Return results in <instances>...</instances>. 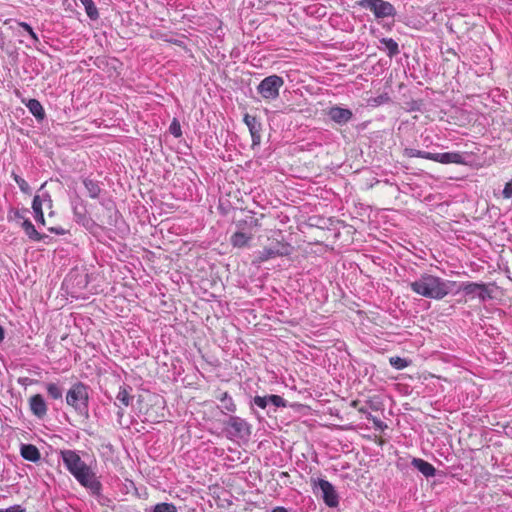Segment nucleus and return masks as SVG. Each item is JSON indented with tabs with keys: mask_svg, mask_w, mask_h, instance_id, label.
Listing matches in <instances>:
<instances>
[{
	"mask_svg": "<svg viewBox=\"0 0 512 512\" xmlns=\"http://www.w3.org/2000/svg\"><path fill=\"white\" fill-rule=\"evenodd\" d=\"M60 456L69 473L81 486L89 491L90 495L95 497L101 505H104L107 498L102 494V483L92 468L81 459L79 451L62 450Z\"/></svg>",
	"mask_w": 512,
	"mask_h": 512,
	"instance_id": "obj_1",
	"label": "nucleus"
},
{
	"mask_svg": "<svg viewBox=\"0 0 512 512\" xmlns=\"http://www.w3.org/2000/svg\"><path fill=\"white\" fill-rule=\"evenodd\" d=\"M450 281L438 276L423 273L413 281H407V286L417 295L434 300H441L450 292Z\"/></svg>",
	"mask_w": 512,
	"mask_h": 512,
	"instance_id": "obj_2",
	"label": "nucleus"
},
{
	"mask_svg": "<svg viewBox=\"0 0 512 512\" xmlns=\"http://www.w3.org/2000/svg\"><path fill=\"white\" fill-rule=\"evenodd\" d=\"M89 386L83 382L74 383L66 393V403L81 416H88Z\"/></svg>",
	"mask_w": 512,
	"mask_h": 512,
	"instance_id": "obj_3",
	"label": "nucleus"
},
{
	"mask_svg": "<svg viewBox=\"0 0 512 512\" xmlns=\"http://www.w3.org/2000/svg\"><path fill=\"white\" fill-rule=\"evenodd\" d=\"M223 425L226 437L230 440H247L251 436V424L239 416L230 415Z\"/></svg>",
	"mask_w": 512,
	"mask_h": 512,
	"instance_id": "obj_4",
	"label": "nucleus"
},
{
	"mask_svg": "<svg viewBox=\"0 0 512 512\" xmlns=\"http://www.w3.org/2000/svg\"><path fill=\"white\" fill-rule=\"evenodd\" d=\"M284 79L276 74L265 77L257 85V93L266 102L276 100L280 95V89L284 85Z\"/></svg>",
	"mask_w": 512,
	"mask_h": 512,
	"instance_id": "obj_5",
	"label": "nucleus"
},
{
	"mask_svg": "<svg viewBox=\"0 0 512 512\" xmlns=\"http://www.w3.org/2000/svg\"><path fill=\"white\" fill-rule=\"evenodd\" d=\"M311 485L315 494L321 493V497L328 507L336 508L339 505V495L328 480L312 478Z\"/></svg>",
	"mask_w": 512,
	"mask_h": 512,
	"instance_id": "obj_6",
	"label": "nucleus"
},
{
	"mask_svg": "<svg viewBox=\"0 0 512 512\" xmlns=\"http://www.w3.org/2000/svg\"><path fill=\"white\" fill-rule=\"evenodd\" d=\"M292 252V247L288 243H283L280 241H275L270 244L268 247H264L262 250L256 253L255 263H263L270 259H275L277 257L289 256Z\"/></svg>",
	"mask_w": 512,
	"mask_h": 512,
	"instance_id": "obj_7",
	"label": "nucleus"
},
{
	"mask_svg": "<svg viewBox=\"0 0 512 512\" xmlns=\"http://www.w3.org/2000/svg\"><path fill=\"white\" fill-rule=\"evenodd\" d=\"M357 4L361 8L371 11L377 19L396 15L395 7L385 0H359Z\"/></svg>",
	"mask_w": 512,
	"mask_h": 512,
	"instance_id": "obj_8",
	"label": "nucleus"
},
{
	"mask_svg": "<svg viewBox=\"0 0 512 512\" xmlns=\"http://www.w3.org/2000/svg\"><path fill=\"white\" fill-rule=\"evenodd\" d=\"M71 209L73 212V219L77 224L88 230L95 226V222L88 214L86 202L82 198L76 197L72 199Z\"/></svg>",
	"mask_w": 512,
	"mask_h": 512,
	"instance_id": "obj_9",
	"label": "nucleus"
},
{
	"mask_svg": "<svg viewBox=\"0 0 512 512\" xmlns=\"http://www.w3.org/2000/svg\"><path fill=\"white\" fill-rule=\"evenodd\" d=\"M460 290L465 295L477 296L481 301H486L491 298V294L487 286L483 283L464 282L462 283Z\"/></svg>",
	"mask_w": 512,
	"mask_h": 512,
	"instance_id": "obj_10",
	"label": "nucleus"
},
{
	"mask_svg": "<svg viewBox=\"0 0 512 512\" xmlns=\"http://www.w3.org/2000/svg\"><path fill=\"white\" fill-rule=\"evenodd\" d=\"M29 409L33 416L44 419L47 416L48 404L42 394H34L28 399Z\"/></svg>",
	"mask_w": 512,
	"mask_h": 512,
	"instance_id": "obj_11",
	"label": "nucleus"
},
{
	"mask_svg": "<svg viewBox=\"0 0 512 512\" xmlns=\"http://www.w3.org/2000/svg\"><path fill=\"white\" fill-rule=\"evenodd\" d=\"M467 153L462 152H444L432 153L431 161L441 164H466Z\"/></svg>",
	"mask_w": 512,
	"mask_h": 512,
	"instance_id": "obj_12",
	"label": "nucleus"
},
{
	"mask_svg": "<svg viewBox=\"0 0 512 512\" xmlns=\"http://www.w3.org/2000/svg\"><path fill=\"white\" fill-rule=\"evenodd\" d=\"M327 115L333 122L339 125H345L353 118V112L350 109L340 106H332L329 108Z\"/></svg>",
	"mask_w": 512,
	"mask_h": 512,
	"instance_id": "obj_13",
	"label": "nucleus"
},
{
	"mask_svg": "<svg viewBox=\"0 0 512 512\" xmlns=\"http://www.w3.org/2000/svg\"><path fill=\"white\" fill-rule=\"evenodd\" d=\"M244 123L247 125L252 138V145H259L261 142L262 125L255 116L245 114L243 118Z\"/></svg>",
	"mask_w": 512,
	"mask_h": 512,
	"instance_id": "obj_14",
	"label": "nucleus"
},
{
	"mask_svg": "<svg viewBox=\"0 0 512 512\" xmlns=\"http://www.w3.org/2000/svg\"><path fill=\"white\" fill-rule=\"evenodd\" d=\"M22 103L27 107L29 112L36 118L37 121L41 122L44 120L46 114L40 101L37 99H23Z\"/></svg>",
	"mask_w": 512,
	"mask_h": 512,
	"instance_id": "obj_15",
	"label": "nucleus"
},
{
	"mask_svg": "<svg viewBox=\"0 0 512 512\" xmlns=\"http://www.w3.org/2000/svg\"><path fill=\"white\" fill-rule=\"evenodd\" d=\"M82 183L87 190L88 196L92 199H96L102 192V183L91 177H83Z\"/></svg>",
	"mask_w": 512,
	"mask_h": 512,
	"instance_id": "obj_16",
	"label": "nucleus"
},
{
	"mask_svg": "<svg viewBox=\"0 0 512 512\" xmlns=\"http://www.w3.org/2000/svg\"><path fill=\"white\" fill-rule=\"evenodd\" d=\"M216 398L220 401V410L223 414L235 413L237 406L228 392H221Z\"/></svg>",
	"mask_w": 512,
	"mask_h": 512,
	"instance_id": "obj_17",
	"label": "nucleus"
},
{
	"mask_svg": "<svg viewBox=\"0 0 512 512\" xmlns=\"http://www.w3.org/2000/svg\"><path fill=\"white\" fill-rule=\"evenodd\" d=\"M411 465L421 472L426 478L433 477L436 474L435 467L421 458H412Z\"/></svg>",
	"mask_w": 512,
	"mask_h": 512,
	"instance_id": "obj_18",
	"label": "nucleus"
},
{
	"mask_svg": "<svg viewBox=\"0 0 512 512\" xmlns=\"http://www.w3.org/2000/svg\"><path fill=\"white\" fill-rule=\"evenodd\" d=\"M131 393H132V387H130L129 385H121L119 387V391L116 395L115 403H118L124 407L130 406L134 399V396Z\"/></svg>",
	"mask_w": 512,
	"mask_h": 512,
	"instance_id": "obj_19",
	"label": "nucleus"
},
{
	"mask_svg": "<svg viewBox=\"0 0 512 512\" xmlns=\"http://www.w3.org/2000/svg\"><path fill=\"white\" fill-rule=\"evenodd\" d=\"M20 454L25 460L31 462H38L41 458L38 448L32 444H22Z\"/></svg>",
	"mask_w": 512,
	"mask_h": 512,
	"instance_id": "obj_20",
	"label": "nucleus"
},
{
	"mask_svg": "<svg viewBox=\"0 0 512 512\" xmlns=\"http://www.w3.org/2000/svg\"><path fill=\"white\" fill-rule=\"evenodd\" d=\"M21 227L28 238L33 241H42L47 237L45 234L39 233L29 219H24L21 223Z\"/></svg>",
	"mask_w": 512,
	"mask_h": 512,
	"instance_id": "obj_21",
	"label": "nucleus"
},
{
	"mask_svg": "<svg viewBox=\"0 0 512 512\" xmlns=\"http://www.w3.org/2000/svg\"><path fill=\"white\" fill-rule=\"evenodd\" d=\"M250 240V235L240 231L235 232L230 238L231 244L237 248H243L247 246Z\"/></svg>",
	"mask_w": 512,
	"mask_h": 512,
	"instance_id": "obj_22",
	"label": "nucleus"
},
{
	"mask_svg": "<svg viewBox=\"0 0 512 512\" xmlns=\"http://www.w3.org/2000/svg\"><path fill=\"white\" fill-rule=\"evenodd\" d=\"M44 387L46 389L48 396L51 399H54V400L62 399L63 389L58 383L47 382L44 384Z\"/></svg>",
	"mask_w": 512,
	"mask_h": 512,
	"instance_id": "obj_23",
	"label": "nucleus"
},
{
	"mask_svg": "<svg viewBox=\"0 0 512 512\" xmlns=\"http://www.w3.org/2000/svg\"><path fill=\"white\" fill-rule=\"evenodd\" d=\"M380 43L384 45L387 55L392 58L400 53L398 43L392 38H382Z\"/></svg>",
	"mask_w": 512,
	"mask_h": 512,
	"instance_id": "obj_24",
	"label": "nucleus"
},
{
	"mask_svg": "<svg viewBox=\"0 0 512 512\" xmlns=\"http://www.w3.org/2000/svg\"><path fill=\"white\" fill-rule=\"evenodd\" d=\"M46 183H43L41 187L38 190V194H36L34 197H40V208L43 209V206H46L47 208H52L53 201L51 198V195L49 192L44 191Z\"/></svg>",
	"mask_w": 512,
	"mask_h": 512,
	"instance_id": "obj_25",
	"label": "nucleus"
},
{
	"mask_svg": "<svg viewBox=\"0 0 512 512\" xmlns=\"http://www.w3.org/2000/svg\"><path fill=\"white\" fill-rule=\"evenodd\" d=\"M40 199H41L40 197L33 198L32 209H33V214H34V218H35L36 222L41 225H45L43 209L40 208Z\"/></svg>",
	"mask_w": 512,
	"mask_h": 512,
	"instance_id": "obj_26",
	"label": "nucleus"
},
{
	"mask_svg": "<svg viewBox=\"0 0 512 512\" xmlns=\"http://www.w3.org/2000/svg\"><path fill=\"white\" fill-rule=\"evenodd\" d=\"M80 1L85 8L87 16L91 20H96L99 17V13H98V10H97L96 5L93 2V0H80Z\"/></svg>",
	"mask_w": 512,
	"mask_h": 512,
	"instance_id": "obj_27",
	"label": "nucleus"
},
{
	"mask_svg": "<svg viewBox=\"0 0 512 512\" xmlns=\"http://www.w3.org/2000/svg\"><path fill=\"white\" fill-rule=\"evenodd\" d=\"M404 154H405V156L410 157V158L415 157V158H423V159H427V160H431V157H432L431 152L422 151V150H418V149H414V148H406L404 150Z\"/></svg>",
	"mask_w": 512,
	"mask_h": 512,
	"instance_id": "obj_28",
	"label": "nucleus"
},
{
	"mask_svg": "<svg viewBox=\"0 0 512 512\" xmlns=\"http://www.w3.org/2000/svg\"><path fill=\"white\" fill-rule=\"evenodd\" d=\"M11 176L14 179V181L16 182V184L18 185V187L22 193L31 195V193H32L31 187L24 178H22L15 172H12Z\"/></svg>",
	"mask_w": 512,
	"mask_h": 512,
	"instance_id": "obj_29",
	"label": "nucleus"
},
{
	"mask_svg": "<svg viewBox=\"0 0 512 512\" xmlns=\"http://www.w3.org/2000/svg\"><path fill=\"white\" fill-rule=\"evenodd\" d=\"M151 512H178L177 507L173 503H157L155 506H153Z\"/></svg>",
	"mask_w": 512,
	"mask_h": 512,
	"instance_id": "obj_30",
	"label": "nucleus"
},
{
	"mask_svg": "<svg viewBox=\"0 0 512 512\" xmlns=\"http://www.w3.org/2000/svg\"><path fill=\"white\" fill-rule=\"evenodd\" d=\"M389 362L391 366L398 370L404 369L409 365V361L407 359L398 356L391 357Z\"/></svg>",
	"mask_w": 512,
	"mask_h": 512,
	"instance_id": "obj_31",
	"label": "nucleus"
},
{
	"mask_svg": "<svg viewBox=\"0 0 512 512\" xmlns=\"http://www.w3.org/2000/svg\"><path fill=\"white\" fill-rule=\"evenodd\" d=\"M268 404H272L275 407H286V400L279 395H267Z\"/></svg>",
	"mask_w": 512,
	"mask_h": 512,
	"instance_id": "obj_32",
	"label": "nucleus"
},
{
	"mask_svg": "<svg viewBox=\"0 0 512 512\" xmlns=\"http://www.w3.org/2000/svg\"><path fill=\"white\" fill-rule=\"evenodd\" d=\"M169 131L173 136L177 138L182 135L180 123L176 119H173V121L171 122L169 126Z\"/></svg>",
	"mask_w": 512,
	"mask_h": 512,
	"instance_id": "obj_33",
	"label": "nucleus"
},
{
	"mask_svg": "<svg viewBox=\"0 0 512 512\" xmlns=\"http://www.w3.org/2000/svg\"><path fill=\"white\" fill-rule=\"evenodd\" d=\"M367 419L372 421L374 426H375V428H377V429H379L381 431H383V430H385L387 428V425L382 420H380L379 418L373 416L371 413H368Z\"/></svg>",
	"mask_w": 512,
	"mask_h": 512,
	"instance_id": "obj_34",
	"label": "nucleus"
},
{
	"mask_svg": "<svg viewBox=\"0 0 512 512\" xmlns=\"http://www.w3.org/2000/svg\"><path fill=\"white\" fill-rule=\"evenodd\" d=\"M252 404L256 405L257 407L261 409H265L268 405V399L267 396H255L252 400Z\"/></svg>",
	"mask_w": 512,
	"mask_h": 512,
	"instance_id": "obj_35",
	"label": "nucleus"
},
{
	"mask_svg": "<svg viewBox=\"0 0 512 512\" xmlns=\"http://www.w3.org/2000/svg\"><path fill=\"white\" fill-rule=\"evenodd\" d=\"M502 197L505 199L512 198V178L505 184L504 189L502 190Z\"/></svg>",
	"mask_w": 512,
	"mask_h": 512,
	"instance_id": "obj_36",
	"label": "nucleus"
},
{
	"mask_svg": "<svg viewBox=\"0 0 512 512\" xmlns=\"http://www.w3.org/2000/svg\"><path fill=\"white\" fill-rule=\"evenodd\" d=\"M27 33H28L29 38H30V40L32 42V46L37 48V45L40 43L38 35L34 32L33 28L28 30ZM27 47H31V45H27Z\"/></svg>",
	"mask_w": 512,
	"mask_h": 512,
	"instance_id": "obj_37",
	"label": "nucleus"
},
{
	"mask_svg": "<svg viewBox=\"0 0 512 512\" xmlns=\"http://www.w3.org/2000/svg\"><path fill=\"white\" fill-rule=\"evenodd\" d=\"M48 231L51 232V233H54L56 235H65V234L68 233V231L66 229H64L63 227H61V226L49 227Z\"/></svg>",
	"mask_w": 512,
	"mask_h": 512,
	"instance_id": "obj_38",
	"label": "nucleus"
},
{
	"mask_svg": "<svg viewBox=\"0 0 512 512\" xmlns=\"http://www.w3.org/2000/svg\"><path fill=\"white\" fill-rule=\"evenodd\" d=\"M18 383L22 386H28V385H32L34 383H37V380H34L32 378H29V377H20L18 379Z\"/></svg>",
	"mask_w": 512,
	"mask_h": 512,
	"instance_id": "obj_39",
	"label": "nucleus"
},
{
	"mask_svg": "<svg viewBox=\"0 0 512 512\" xmlns=\"http://www.w3.org/2000/svg\"><path fill=\"white\" fill-rule=\"evenodd\" d=\"M0 512H25L21 505H13L6 509H0Z\"/></svg>",
	"mask_w": 512,
	"mask_h": 512,
	"instance_id": "obj_40",
	"label": "nucleus"
},
{
	"mask_svg": "<svg viewBox=\"0 0 512 512\" xmlns=\"http://www.w3.org/2000/svg\"><path fill=\"white\" fill-rule=\"evenodd\" d=\"M26 212H28V210H26V209H25L24 211L16 210V211L14 212V216H15V218H17V219H20V220L24 221V219H27V218L25 217V213H26Z\"/></svg>",
	"mask_w": 512,
	"mask_h": 512,
	"instance_id": "obj_41",
	"label": "nucleus"
},
{
	"mask_svg": "<svg viewBox=\"0 0 512 512\" xmlns=\"http://www.w3.org/2000/svg\"><path fill=\"white\" fill-rule=\"evenodd\" d=\"M114 404H115V406L118 407V411H117L116 415H117L118 419H121L124 416V410H123L124 406H121L118 403H114Z\"/></svg>",
	"mask_w": 512,
	"mask_h": 512,
	"instance_id": "obj_42",
	"label": "nucleus"
},
{
	"mask_svg": "<svg viewBox=\"0 0 512 512\" xmlns=\"http://www.w3.org/2000/svg\"><path fill=\"white\" fill-rule=\"evenodd\" d=\"M18 26L21 27L25 32H28L32 27L26 22H17Z\"/></svg>",
	"mask_w": 512,
	"mask_h": 512,
	"instance_id": "obj_43",
	"label": "nucleus"
},
{
	"mask_svg": "<svg viewBox=\"0 0 512 512\" xmlns=\"http://www.w3.org/2000/svg\"><path fill=\"white\" fill-rule=\"evenodd\" d=\"M366 405L369 406L370 409L377 411L379 409L378 405L375 404L373 401H367Z\"/></svg>",
	"mask_w": 512,
	"mask_h": 512,
	"instance_id": "obj_44",
	"label": "nucleus"
},
{
	"mask_svg": "<svg viewBox=\"0 0 512 512\" xmlns=\"http://www.w3.org/2000/svg\"><path fill=\"white\" fill-rule=\"evenodd\" d=\"M358 411H359L360 413L364 414L366 417H367L368 413H370V412H369V410H368L367 405H366V406H361V407H359V408H358Z\"/></svg>",
	"mask_w": 512,
	"mask_h": 512,
	"instance_id": "obj_45",
	"label": "nucleus"
},
{
	"mask_svg": "<svg viewBox=\"0 0 512 512\" xmlns=\"http://www.w3.org/2000/svg\"><path fill=\"white\" fill-rule=\"evenodd\" d=\"M271 512H288V511L286 508H284L282 506H277V507L273 508Z\"/></svg>",
	"mask_w": 512,
	"mask_h": 512,
	"instance_id": "obj_46",
	"label": "nucleus"
},
{
	"mask_svg": "<svg viewBox=\"0 0 512 512\" xmlns=\"http://www.w3.org/2000/svg\"><path fill=\"white\" fill-rule=\"evenodd\" d=\"M5 338V331L3 329V327L0 325V343L4 340Z\"/></svg>",
	"mask_w": 512,
	"mask_h": 512,
	"instance_id": "obj_47",
	"label": "nucleus"
},
{
	"mask_svg": "<svg viewBox=\"0 0 512 512\" xmlns=\"http://www.w3.org/2000/svg\"><path fill=\"white\" fill-rule=\"evenodd\" d=\"M357 404H358V402H357V401H353V403H352V405H353L354 407H357Z\"/></svg>",
	"mask_w": 512,
	"mask_h": 512,
	"instance_id": "obj_48",
	"label": "nucleus"
}]
</instances>
